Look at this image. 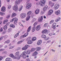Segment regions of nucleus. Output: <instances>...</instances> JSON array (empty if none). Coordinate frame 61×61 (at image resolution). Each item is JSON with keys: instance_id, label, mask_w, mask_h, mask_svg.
<instances>
[{"instance_id": "nucleus-1", "label": "nucleus", "mask_w": 61, "mask_h": 61, "mask_svg": "<svg viewBox=\"0 0 61 61\" xmlns=\"http://www.w3.org/2000/svg\"><path fill=\"white\" fill-rule=\"evenodd\" d=\"M46 0H41L39 2V5L41 6H44L45 5V3L46 2Z\"/></svg>"}, {"instance_id": "nucleus-2", "label": "nucleus", "mask_w": 61, "mask_h": 61, "mask_svg": "<svg viewBox=\"0 0 61 61\" xmlns=\"http://www.w3.org/2000/svg\"><path fill=\"white\" fill-rule=\"evenodd\" d=\"M15 56H16L15 57H16V59H17L18 60L20 59V53H19V51H18L16 52L15 54Z\"/></svg>"}, {"instance_id": "nucleus-3", "label": "nucleus", "mask_w": 61, "mask_h": 61, "mask_svg": "<svg viewBox=\"0 0 61 61\" xmlns=\"http://www.w3.org/2000/svg\"><path fill=\"white\" fill-rule=\"evenodd\" d=\"M12 22H14V25H16L17 23L18 19L16 18H14L12 19Z\"/></svg>"}, {"instance_id": "nucleus-4", "label": "nucleus", "mask_w": 61, "mask_h": 61, "mask_svg": "<svg viewBox=\"0 0 61 61\" xmlns=\"http://www.w3.org/2000/svg\"><path fill=\"white\" fill-rule=\"evenodd\" d=\"M30 46L28 45H26L25 46V47H24L22 48V50H26V49H27L28 47H30Z\"/></svg>"}, {"instance_id": "nucleus-5", "label": "nucleus", "mask_w": 61, "mask_h": 61, "mask_svg": "<svg viewBox=\"0 0 61 61\" xmlns=\"http://www.w3.org/2000/svg\"><path fill=\"white\" fill-rule=\"evenodd\" d=\"M26 16V14L25 13H23L21 14L20 17L22 19L25 18Z\"/></svg>"}, {"instance_id": "nucleus-6", "label": "nucleus", "mask_w": 61, "mask_h": 61, "mask_svg": "<svg viewBox=\"0 0 61 61\" xmlns=\"http://www.w3.org/2000/svg\"><path fill=\"white\" fill-rule=\"evenodd\" d=\"M22 0H17L15 1V4L16 5H18L20 4V2H21Z\"/></svg>"}, {"instance_id": "nucleus-7", "label": "nucleus", "mask_w": 61, "mask_h": 61, "mask_svg": "<svg viewBox=\"0 0 61 61\" xmlns=\"http://www.w3.org/2000/svg\"><path fill=\"white\" fill-rule=\"evenodd\" d=\"M13 9L15 11H17L18 10V6L17 5H15L13 7Z\"/></svg>"}, {"instance_id": "nucleus-8", "label": "nucleus", "mask_w": 61, "mask_h": 61, "mask_svg": "<svg viewBox=\"0 0 61 61\" xmlns=\"http://www.w3.org/2000/svg\"><path fill=\"white\" fill-rule=\"evenodd\" d=\"M59 5L58 4H56L54 6V8L55 10H56L59 8Z\"/></svg>"}, {"instance_id": "nucleus-9", "label": "nucleus", "mask_w": 61, "mask_h": 61, "mask_svg": "<svg viewBox=\"0 0 61 61\" xmlns=\"http://www.w3.org/2000/svg\"><path fill=\"white\" fill-rule=\"evenodd\" d=\"M54 11L52 10H49L48 12V14L49 15H50L53 14Z\"/></svg>"}, {"instance_id": "nucleus-10", "label": "nucleus", "mask_w": 61, "mask_h": 61, "mask_svg": "<svg viewBox=\"0 0 61 61\" xmlns=\"http://www.w3.org/2000/svg\"><path fill=\"white\" fill-rule=\"evenodd\" d=\"M23 55L24 56H25V57H23V58L24 59H25L26 58V55H27V53L26 52V51H24L23 52Z\"/></svg>"}, {"instance_id": "nucleus-11", "label": "nucleus", "mask_w": 61, "mask_h": 61, "mask_svg": "<svg viewBox=\"0 0 61 61\" xmlns=\"http://www.w3.org/2000/svg\"><path fill=\"white\" fill-rule=\"evenodd\" d=\"M31 7V3H29L27 4L26 6V8L27 9H28Z\"/></svg>"}, {"instance_id": "nucleus-12", "label": "nucleus", "mask_w": 61, "mask_h": 61, "mask_svg": "<svg viewBox=\"0 0 61 61\" xmlns=\"http://www.w3.org/2000/svg\"><path fill=\"white\" fill-rule=\"evenodd\" d=\"M31 7V3H29L27 4L26 6V8L27 9H28Z\"/></svg>"}, {"instance_id": "nucleus-13", "label": "nucleus", "mask_w": 61, "mask_h": 61, "mask_svg": "<svg viewBox=\"0 0 61 61\" xmlns=\"http://www.w3.org/2000/svg\"><path fill=\"white\" fill-rule=\"evenodd\" d=\"M61 13V11L60 10H58L57 11H56L55 12V13L56 15H60Z\"/></svg>"}, {"instance_id": "nucleus-14", "label": "nucleus", "mask_w": 61, "mask_h": 61, "mask_svg": "<svg viewBox=\"0 0 61 61\" xmlns=\"http://www.w3.org/2000/svg\"><path fill=\"white\" fill-rule=\"evenodd\" d=\"M49 5L51 7H53L54 5V3L51 1H49Z\"/></svg>"}, {"instance_id": "nucleus-15", "label": "nucleus", "mask_w": 61, "mask_h": 61, "mask_svg": "<svg viewBox=\"0 0 61 61\" xmlns=\"http://www.w3.org/2000/svg\"><path fill=\"white\" fill-rule=\"evenodd\" d=\"M10 56L11 57H13V59H16V57H15L14 55L13 54H11L10 55Z\"/></svg>"}, {"instance_id": "nucleus-16", "label": "nucleus", "mask_w": 61, "mask_h": 61, "mask_svg": "<svg viewBox=\"0 0 61 61\" xmlns=\"http://www.w3.org/2000/svg\"><path fill=\"white\" fill-rule=\"evenodd\" d=\"M41 29V27L40 25L37 26L36 28V29L37 31H39Z\"/></svg>"}, {"instance_id": "nucleus-17", "label": "nucleus", "mask_w": 61, "mask_h": 61, "mask_svg": "<svg viewBox=\"0 0 61 61\" xmlns=\"http://www.w3.org/2000/svg\"><path fill=\"white\" fill-rule=\"evenodd\" d=\"M48 8V6L47 5H46L43 8V11H46Z\"/></svg>"}, {"instance_id": "nucleus-18", "label": "nucleus", "mask_w": 61, "mask_h": 61, "mask_svg": "<svg viewBox=\"0 0 61 61\" xmlns=\"http://www.w3.org/2000/svg\"><path fill=\"white\" fill-rule=\"evenodd\" d=\"M42 44V40H40L38 41L37 42V45L39 46Z\"/></svg>"}, {"instance_id": "nucleus-19", "label": "nucleus", "mask_w": 61, "mask_h": 61, "mask_svg": "<svg viewBox=\"0 0 61 61\" xmlns=\"http://www.w3.org/2000/svg\"><path fill=\"white\" fill-rule=\"evenodd\" d=\"M1 11L2 12H5V7L4 6L2 7L1 8Z\"/></svg>"}, {"instance_id": "nucleus-20", "label": "nucleus", "mask_w": 61, "mask_h": 61, "mask_svg": "<svg viewBox=\"0 0 61 61\" xmlns=\"http://www.w3.org/2000/svg\"><path fill=\"white\" fill-rule=\"evenodd\" d=\"M40 10L39 9H37L35 11V13L36 15H37L39 13Z\"/></svg>"}, {"instance_id": "nucleus-21", "label": "nucleus", "mask_w": 61, "mask_h": 61, "mask_svg": "<svg viewBox=\"0 0 61 61\" xmlns=\"http://www.w3.org/2000/svg\"><path fill=\"white\" fill-rule=\"evenodd\" d=\"M27 44H31V38L30 37L28 38Z\"/></svg>"}, {"instance_id": "nucleus-22", "label": "nucleus", "mask_w": 61, "mask_h": 61, "mask_svg": "<svg viewBox=\"0 0 61 61\" xmlns=\"http://www.w3.org/2000/svg\"><path fill=\"white\" fill-rule=\"evenodd\" d=\"M47 32V30L46 29H44L42 32V33L43 34H45V33H46Z\"/></svg>"}, {"instance_id": "nucleus-23", "label": "nucleus", "mask_w": 61, "mask_h": 61, "mask_svg": "<svg viewBox=\"0 0 61 61\" xmlns=\"http://www.w3.org/2000/svg\"><path fill=\"white\" fill-rule=\"evenodd\" d=\"M43 18V17L41 16L40 18H39L38 20V21L39 22H41L42 21Z\"/></svg>"}, {"instance_id": "nucleus-24", "label": "nucleus", "mask_w": 61, "mask_h": 61, "mask_svg": "<svg viewBox=\"0 0 61 61\" xmlns=\"http://www.w3.org/2000/svg\"><path fill=\"white\" fill-rule=\"evenodd\" d=\"M8 21V20L7 19L6 20H4L3 21V24H6L7 23Z\"/></svg>"}, {"instance_id": "nucleus-25", "label": "nucleus", "mask_w": 61, "mask_h": 61, "mask_svg": "<svg viewBox=\"0 0 61 61\" xmlns=\"http://www.w3.org/2000/svg\"><path fill=\"white\" fill-rule=\"evenodd\" d=\"M28 35V33H25L24 35L22 36L23 38H24V37H25L26 36H27Z\"/></svg>"}, {"instance_id": "nucleus-26", "label": "nucleus", "mask_w": 61, "mask_h": 61, "mask_svg": "<svg viewBox=\"0 0 61 61\" xmlns=\"http://www.w3.org/2000/svg\"><path fill=\"white\" fill-rule=\"evenodd\" d=\"M26 52L27 55H29L31 53V50H28L27 51H26Z\"/></svg>"}, {"instance_id": "nucleus-27", "label": "nucleus", "mask_w": 61, "mask_h": 61, "mask_svg": "<svg viewBox=\"0 0 61 61\" xmlns=\"http://www.w3.org/2000/svg\"><path fill=\"white\" fill-rule=\"evenodd\" d=\"M60 18L58 17L55 20V21L56 22H58L59 21H60Z\"/></svg>"}, {"instance_id": "nucleus-28", "label": "nucleus", "mask_w": 61, "mask_h": 61, "mask_svg": "<svg viewBox=\"0 0 61 61\" xmlns=\"http://www.w3.org/2000/svg\"><path fill=\"white\" fill-rule=\"evenodd\" d=\"M30 16L29 15H28L27 16L26 19V21H28L29 19H30Z\"/></svg>"}, {"instance_id": "nucleus-29", "label": "nucleus", "mask_w": 61, "mask_h": 61, "mask_svg": "<svg viewBox=\"0 0 61 61\" xmlns=\"http://www.w3.org/2000/svg\"><path fill=\"white\" fill-rule=\"evenodd\" d=\"M10 41L9 40H8L5 41L4 42V44H9V43H10Z\"/></svg>"}, {"instance_id": "nucleus-30", "label": "nucleus", "mask_w": 61, "mask_h": 61, "mask_svg": "<svg viewBox=\"0 0 61 61\" xmlns=\"http://www.w3.org/2000/svg\"><path fill=\"white\" fill-rule=\"evenodd\" d=\"M5 61H12V60L11 58H8L6 59Z\"/></svg>"}, {"instance_id": "nucleus-31", "label": "nucleus", "mask_w": 61, "mask_h": 61, "mask_svg": "<svg viewBox=\"0 0 61 61\" xmlns=\"http://www.w3.org/2000/svg\"><path fill=\"white\" fill-rule=\"evenodd\" d=\"M33 54H34L32 55V56H36V55H37L38 54V53H37V51H35L34 52Z\"/></svg>"}, {"instance_id": "nucleus-32", "label": "nucleus", "mask_w": 61, "mask_h": 61, "mask_svg": "<svg viewBox=\"0 0 61 61\" xmlns=\"http://www.w3.org/2000/svg\"><path fill=\"white\" fill-rule=\"evenodd\" d=\"M10 27H12V28H14L15 27V26L13 24H11L10 25Z\"/></svg>"}, {"instance_id": "nucleus-33", "label": "nucleus", "mask_w": 61, "mask_h": 61, "mask_svg": "<svg viewBox=\"0 0 61 61\" xmlns=\"http://www.w3.org/2000/svg\"><path fill=\"white\" fill-rule=\"evenodd\" d=\"M3 28L4 30H6L7 29V26L6 25H5L3 27Z\"/></svg>"}, {"instance_id": "nucleus-34", "label": "nucleus", "mask_w": 61, "mask_h": 61, "mask_svg": "<svg viewBox=\"0 0 61 61\" xmlns=\"http://www.w3.org/2000/svg\"><path fill=\"white\" fill-rule=\"evenodd\" d=\"M15 16H16V14L14 13H13L11 15V17H15Z\"/></svg>"}, {"instance_id": "nucleus-35", "label": "nucleus", "mask_w": 61, "mask_h": 61, "mask_svg": "<svg viewBox=\"0 0 61 61\" xmlns=\"http://www.w3.org/2000/svg\"><path fill=\"white\" fill-rule=\"evenodd\" d=\"M23 6H20V8L18 10L19 11H21L22 10V9L23 8Z\"/></svg>"}, {"instance_id": "nucleus-36", "label": "nucleus", "mask_w": 61, "mask_h": 61, "mask_svg": "<svg viewBox=\"0 0 61 61\" xmlns=\"http://www.w3.org/2000/svg\"><path fill=\"white\" fill-rule=\"evenodd\" d=\"M24 41V40H23L22 41H20L18 42L17 43V44H18V45L20 44H21V43H22V42H23Z\"/></svg>"}, {"instance_id": "nucleus-37", "label": "nucleus", "mask_w": 61, "mask_h": 61, "mask_svg": "<svg viewBox=\"0 0 61 61\" xmlns=\"http://www.w3.org/2000/svg\"><path fill=\"white\" fill-rule=\"evenodd\" d=\"M36 38L35 37H32V41H36Z\"/></svg>"}, {"instance_id": "nucleus-38", "label": "nucleus", "mask_w": 61, "mask_h": 61, "mask_svg": "<svg viewBox=\"0 0 61 61\" xmlns=\"http://www.w3.org/2000/svg\"><path fill=\"white\" fill-rule=\"evenodd\" d=\"M30 29H31V26H30V27H29L28 28L27 31V32H30Z\"/></svg>"}, {"instance_id": "nucleus-39", "label": "nucleus", "mask_w": 61, "mask_h": 61, "mask_svg": "<svg viewBox=\"0 0 61 61\" xmlns=\"http://www.w3.org/2000/svg\"><path fill=\"white\" fill-rule=\"evenodd\" d=\"M41 49V48L40 47H37L36 48V49L37 51H39Z\"/></svg>"}, {"instance_id": "nucleus-40", "label": "nucleus", "mask_w": 61, "mask_h": 61, "mask_svg": "<svg viewBox=\"0 0 61 61\" xmlns=\"http://www.w3.org/2000/svg\"><path fill=\"white\" fill-rule=\"evenodd\" d=\"M27 15L28 16V15L30 16V15H31V11H29L27 13Z\"/></svg>"}, {"instance_id": "nucleus-41", "label": "nucleus", "mask_w": 61, "mask_h": 61, "mask_svg": "<svg viewBox=\"0 0 61 61\" xmlns=\"http://www.w3.org/2000/svg\"><path fill=\"white\" fill-rule=\"evenodd\" d=\"M41 37L42 38L45 39V38L46 37V36L45 35L42 34V35Z\"/></svg>"}, {"instance_id": "nucleus-42", "label": "nucleus", "mask_w": 61, "mask_h": 61, "mask_svg": "<svg viewBox=\"0 0 61 61\" xmlns=\"http://www.w3.org/2000/svg\"><path fill=\"white\" fill-rule=\"evenodd\" d=\"M35 29H36V27L34 26L32 29V31L34 32L35 31Z\"/></svg>"}, {"instance_id": "nucleus-43", "label": "nucleus", "mask_w": 61, "mask_h": 61, "mask_svg": "<svg viewBox=\"0 0 61 61\" xmlns=\"http://www.w3.org/2000/svg\"><path fill=\"white\" fill-rule=\"evenodd\" d=\"M0 15L2 16L4 15H5V13L3 12H0Z\"/></svg>"}, {"instance_id": "nucleus-44", "label": "nucleus", "mask_w": 61, "mask_h": 61, "mask_svg": "<svg viewBox=\"0 0 61 61\" xmlns=\"http://www.w3.org/2000/svg\"><path fill=\"white\" fill-rule=\"evenodd\" d=\"M19 36V33H17V34L15 35L14 36V38H16V37H17V36Z\"/></svg>"}, {"instance_id": "nucleus-45", "label": "nucleus", "mask_w": 61, "mask_h": 61, "mask_svg": "<svg viewBox=\"0 0 61 61\" xmlns=\"http://www.w3.org/2000/svg\"><path fill=\"white\" fill-rule=\"evenodd\" d=\"M54 21H55V20H51L50 22V24H52V23H54Z\"/></svg>"}, {"instance_id": "nucleus-46", "label": "nucleus", "mask_w": 61, "mask_h": 61, "mask_svg": "<svg viewBox=\"0 0 61 61\" xmlns=\"http://www.w3.org/2000/svg\"><path fill=\"white\" fill-rule=\"evenodd\" d=\"M44 39H45V40H49V37H46H46Z\"/></svg>"}, {"instance_id": "nucleus-47", "label": "nucleus", "mask_w": 61, "mask_h": 61, "mask_svg": "<svg viewBox=\"0 0 61 61\" xmlns=\"http://www.w3.org/2000/svg\"><path fill=\"white\" fill-rule=\"evenodd\" d=\"M48 24L47 23H45L44 24V27H46L47 26H48Z\"/></svg>"}, {"instance_id": "nucleus-48", "label": "nucleus", "mask_w": 61, "mask_h": 61, "mask_svg": "<svg viewBox=\"0 0 61 61\" xmlns=\"http://www.w3.org/2000/svg\"><path fill=\"white\" fill-rule=\"evenodd\" d=\"M35 50V49L32 48L31 50V52H34Z\"/></svg>"}, {"instance_id": "nucleus-49", "label": "nucleus", "mask_w": 61, "mask_h": 61, "mask_svg": "<svg viewBox=\"0 0 61 61\" xmlns=\"http://www.w3.org/2000/svg\"><path fill=\"white\" fill-rule=\"evenodd\" d=\"M11 31H12V29H11V28H10L8 29V32H11Z\"/></svg>"}, {"instance_id": "nucleus-50", "label": "nucleus", "mask_w": 61, "mask_h": 61, "mask_svg": "<svg viewBox=\"0 0 61 61\" xmlns=\"http://www.w3.org/2000/svg\"><path fill=\"white\" fill-rule=\"evenodd\" d=\"M36 25H37V22H36L33 24V25L34 26H35V27Z\"/></svg>"}, {"instance_id": "nucleus-51", "label": "nucleus", "mask_w": 61, "mask_h": 61, "mask_svg": "<svg viewBox=\"0 0 61 61\" xmlns=\"http://www.w3.org/2000/svg\"><path fill=\"white\" fill-rule=\"evenodd\" d=\"M36 18H33L32 21H31V22H34V21H35L36 20Z\"/></svg>"}, {"instance_id": "nucleus-52", "label": "nucleus", "mask_w": 61, "mask_h": 61, "mask_svg": "<svg viewBox=\"0 0 61 61\" xmlns=\"http://www.w3.org/2000/svg\"><path fill=\"white\" fill-rule=\"evenodd\" d=\"M52 27L53 29H56V26L52 25Z\"/></svg>"}, {"instance_id": "nucleus-53", "label": "nucleus", "mask_w": 61, "mask_h": 61, "mask_svg": "<svg viewBox=\"0 0 61 61\" xmlns=\"http://www.w3.org/2000/svg\"><path fill=\"white\" fill-rule=\"evenodd\" d=\"M10 15H8L7 16L6 18L8 19L10 18Z\"/></svg>"}, {"instance_id": "nucleus-54", "label": "nucleus", "mask_w": 61, "mask_h": 61, "mask_svg": "<svg viewBox=\"0 0 61 61\" xmlns=\"http://www.w3.org/2000/svg\"><path fill=\"white\" fill-rule=\"evenodd\" d=\"M15 47L14 46H12L10 47L9 48V49H12V48H14V47Z\"/></svg>"}, {"instance_id": "nucleus-55", "label": "nucleus", "mask_w": 61, "mask_h": 61, "mask_svg": "<svg viewBox=\"0 0 61 61\" xmlns=\"http://www.w3.org/2000/svg\"><path fill=\"white\" fill-rule=\"evenodd\" d=\"M20 56L21 57H23V58H24V57H25V56L24 55L21 54L20 55Z\"/></svg>"}, {"instance_id": "nucleus-56", "label": "nucleus", "mask_w": 61, "mask_h": 61, "mask_svg": "<svg viewBox=\"0 0 61 61\" xmlns=\"http://www.w3.org/2000/svg\"><path fill=\"white\" fill-rule=\"evenodd\" d=\"M3 59V57L2 56H0V61H1Z\"/></svg>"}, {"instance_id": "nucleus-57", "label": "nucleus", "mask_w": 61, "mask_h": 61, "mask_svg": "<svg viewBox=\"0 0 61 61\" xmlns=\"http://www.w3.org/2000/svg\"><path fill=\"white\" fill-rule=\"evenodd\" d=\"M56 23H54L52 25H54L55 26H56Z\"/></svg>"}, {"instance_id": "nucleus-58", "label": "nucleus", "mask_w": 61, "mask_h": 61, "mask_svg": "<svg viewBox=\"0 0 61 61\" xmlns=\"http://www.w3.org/2000/svg\"><path fill=\"white\" fill-rule=\"evenodd\" d=\"M3 30V28L1 27L0 29V31L2 32Z\"/></svg>"}, {"instance_id": "nucleus-59", "label": "nucleus", "mask_w": 61, "mask_h": 61, "mask_svg": "<svg viewBox=\"0 0 61 61\" xmlns=\"http://www.w3.org/2000/svg\"><path fill=\"white\" fill-rule=\"evenodd\" d=\"M50 42H51V40H49L47 41L46 43H50Z\"/></svg>"}, {"instance_id": "nucleus-60", "label": "nucleus", "mask_w": 61, "mask_h": 61, "mask_svg": "<svg viewBox=\"0 0 61 61\" xmlns=\"http://www.w3.org/2000/svg\"><path fill=\"white\" fill-rule=\"evenodd\" d=\"M26 60L27 61H30V59L29 58H27L26 59Z\"/></svg>"}, {"instance_id": "nucleus-61", "label": "nucleus", "mask_w": 61, "mask_h": 61, "mask_svg": "<svg viewBox=\"0 0 61 61\" xmlns=\"http://www.w3.org/2000/svg\"><path fill=\"white\" fill-rule=\"evenodd\" d=\"M3 36H2L1 37H0V41H1V40L3 39Z\"/></svg>"}, {"instance_id": "nucleus-62", "label": "nucleus", "mask_w": 61, "mask_h": 61, "mask_svg": "<svg viewBox=\"0 0 61 61\" xmlns=\"http://www.w3.org/2000/svg\"><path fill=\"white\" fill-rule=\"evenodd\" d=\"M20 48L19 47L16 49V50L17 51H18V50H20Z\"/></svg>"}, {"instance_id": "nucleus-63", "label": "nucleus", "mask_w": 61, "mask_h": 61, "mask_svg": "<svg viewBox=\"0 0 61 61\" xmlns=\"http://www.w3.org/2000/svg\"><path fill=\"white\" fill-rule=\"evenodd\" d=\"M11 8V5H9L8 6V9H9Z\"/></svg>"}, {"instance_id": "nucleus-64", "label": "nucleus", "mask_w": 61, "mask_h": 61, "mask_svg": "<svg viewBox=\"0 0 61 61\" xmlns=\"http://www.w3.org/2000/svg\"><path fill=\"white\" fill-rule=\"evenodd\" d=\"M6 33V31H3V34H5Z\"/></svg>"}]
</instances>
